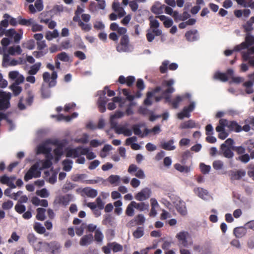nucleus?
Here are the masks:
<instances>
[{
    "mask_svg": "<svg viewBox=\"0 0 254 254\" xmlns=\"http://www.w3.org/2000/svg\"><path fill=\"white\" fill-rule=\"evenodd\" d=\"M175 80L173 79L163 80L161 86H158L154 89L155 92H161L163 97L165 99L166 102L171 101L170 94L173 93L175 89L173 87Z\"/></svg>",
    "mask_w": 254,
    "mask_h": 254,
    "instance_id": "1",
    "label": "nucleus"
},
{
    "mask_svg": "<svg viewBox=\"0 0 254 254\" xmlns=\"http://www.w3.org/2000/svg\"><path fill=\"white\" fill-rule=\"evenodd\" d=\"M52 148L48 146L47 144H41L39 145L37 148V154L44 153L46 154V159L37 162L39 165L40 170L50 168L52 163L51 160L53 158L52 154L51 153Z\"/></svg>",
    "mask_w": 254,
    "mask_h": 254,
    "instance_id": "2",
    "label": "nucleus"
},
{
    "mask_svg": "<svg viewBox=\"0 0 254 254\" xmlns=\"http://www.w3.org/2000/svg\"><path fill=\"white\" fill-rule=\"evenodd\" d=\"M234 140L229 138L221 145L219 154L222 155L225 158L232 159L234 156L233 152L234 148Z\"/></svg>",
    "mask_w": 254,
    "mask_h": 254,
    "instance_id": "3",
    "label": "nucleus"
},
{
    "mask_svg": "<svg viewBox=\"0 0 254 254\" xmlns=\"http://www.w3.org/2000/svg\"><path fill=\"white\" fill-rule=\"evenodd\" d=\"M176 238L178 240L179 245L182 247H188L189 245H191L192 244V241H189V240L191 238V236L188 231L179 232L176 235Z\"/></svg>",
    "mask_w": 254,
    "mask_h": 254,
    "instance_id": "4",
    "label": "nucleus"
},
{
    "mask_svg": "<svg viewBox=\"0 0 254 254\" xmlns=\"http://www.w3.org/2000/svg\"><path fill=\"white\" fill-rule=\"evenodd\" d=\"M41 176V170L39 163H36L32 165L24 176V179L27 182L33 178H38Z\"/></svg>",
    "mask_w": 254,
    "mask_h": 254,
    "instance_id": "5",
    "label": "nucleus"
},
{
    "mask_svg": "<svg viewBox=\"0 0 254 254\" xmlns=\"http://www.w3.org/2000/svg\"><path fill=\"white\" fill-rule=\"evenodd\" d=\"M219 123L224 127H227L230 130L239 132L242 130V127L235 121H229L227 120L221 119Z\"/></svg>",
    "mask_w": 254,
    "mask_h": 254,
    "instance_id": "6",
    "label": "nucleus"
},
{
    "mask_svg": "<svg viewBox=\"0 0 254 254\" xmlns=\"http://www.w3.org/2000/svg\"><path fill=\"white\" fill-rule=\"evenodd\" d=\"M119 52H127L130 51L129 37L127 35H122L119 44L117 46Z\"/></svg>",
    "mask_w": 254,
    "mask_h": 254,
    "instance_id": "7",
    "label": "nucleus"
},
{
    "mask_svg": "<svg viewBox=\"0 0 254 254\" xmlns=\"http://www.w3.org/2000/svg\"><path fill=\"white\" fill-rule=\"evenodd\" d=\"M11 97V94L10 92H0V110L9 108Z\"/></svg>",
    "mask_w": 254,
    "mask_h": 254,
    "instance_id": "8",
    "label": "nucleus"
},
{
    "mask_svg": "<svg viewBox=\"0 0 254 254\" xmlns=\"http://www.w3.org/2000/svg\"><path fill=\"white\" fill-rule=\"evenodd\" d=\"M57 77V72L55 71L52 72L51 76L48 72H45L43 74V80L45 82L49 83V87H54L56 85Z\"/></svg>",
    "mask_w": 254,
    "mask_h": 254,
    "instance_id": "9",
    "label": "nucleus"
},
{
    "mask_svg": "<svg viewBox=\"0 0 254 254\" xmlns=\"http://www.w3.org/2000/svg\"><path fill=\"white\" fill-rule=\"evenodd\" d=\"M83 147L79 146L75 148H67L66 149V156L67 157L77 158L82 154L86 153V150Z\"/></svg>",
    "mask_w": 254,
    "mask_h": 254,
    "instance_id": "10",
    "label": "nucleus"
},
{
    "mask_svg": "<svg viewBox=\"0 0 254 254\" xmlns=\"http://www.w3.org/2000/svg\"><path fill=\"white\" fill-rule=\"evenodd\" d=\"M195 107V102L194 101L191 102L188 106L185 107L182 111L178 114V118L180 120H182L185 118H190V113L193 111Z\"/></svg>",
    "mask_w": 254,
    "mask_h": 254,
    "instance_id": "11",
    "label": "nucleus"
},
{
    "mask_svg": "<svg viewBox=\"0 0 254 254\" xmlns=\"http://www.w3.org/2000/svg\"><path fill=\"white\" fill-rule=\"evenodd\" d=\"M242 57L245 61H248L249 64L254 67V46L242 52Z\"/></svg>",
    "mask_w": 254,
    "mask_h": 254,
    "instance_id": "12",
    "label": "nucleus"
},
{
    "mask_svg": "<svg viewBox=\"0 0 254 254\" xmlns=\"http://www.w3.org/2000/svg\"><path fill=\"white\" fill-rule=\"evenodd\" d=\"M178 67V65L177 64L175 63L170 64V62L168 60H165L162 63L159 69L162 73H164L167 71L168 68L171 70H174L177 69Z\"/></svg>",
    "mask_w": 254,
    "mask_h": 254,
    "instance_id": "13",
    "label": "nucleus"
},
{
    "mask_svg": "<svg viewBox=\"0 0 254 254\" xmlns=\"http://www.w3.org/2000/svg\"><path fill=\"white\" fill-rule=\"evenodd\" d=\"M254 43V37L252 36L247 35L246 37L245 41L241 44L236 46L234 50L240 51L241 50L248 48L249 46L252 45Z\"/></svg>",
    "mask_w": 254,
    "mask_h": 254,
    "instance_id": "14",
    "label": "nucleus"
},
{
    "mask_svg": "<svg viewBox=\"0 0 254 254\" xmlns=\"http://www.w3.org/2000/svg\"><path fill=\"white\" fill-rule=\"evenodd\" d=\"M151 190L149 188H145L137 193L134 197L137 200L142 201L149 198Z\"/></svg>",
    "mask_w": 254,
    "mask_h": 254,
    "instance_id": "15",
    "label": "nucleus"
},
{
    "mask_svg": "<svg viewBox=\"0 0 254 254\" xmlns=\"http://www.w3.org/2000/svg\"><path fill=\"white\" fill-rule=\"evenodd\" d=\"M73 198V196L70 194H67L63 196L57 197L54 201L55 204H62L64 205H67Z\"/></svg>",
    "mask_w": 254,
    "mask_h": 254,
    "instance_id": "16",
    "label": "nucleus"
},
{
    "mask_svg": "<svg viewBox=\"0 0 254 254\" xmlns=\"http://www.w3.org/2000/svg\"><path fill=\"white\" fill-rule=\"evenodd\" d=\"M150 20V26L152 28V33H154L156 36H160L162 34L161 30L158 29L160 23L156 19H153L152 16H150L149 18Z\"/></svg>",
    "mask_w": 254,
    "mask_h": 254,
    "instance_id": "17",
    "label": "nucleus"
},
{
    "mask_svg": "<svg viewBox=\"0 0 254 254\" xmlns=\"http://www.w3.org/2000/svg\"><path fill=\"white\" fill-rule=\"evenodd\" d=\"M246 174V172L244 170L232 171L230 173V179L232 181L239 180L245 177Z\"/></svg>",
    "mask_w": 254,
    "mask_h": 254,
    "instance_id": "18",
    "label": "nucleus"
},
{
    "mask_svg": "<svg viewBox=\"0 0 254 254\" xmlns=\"http://www.w3.org/2000/svg\"><path fill=\"white\" fill-rule=\"evenodd\" d=\"M8 76L10 78L15 80V82L14 84H19L22 83L24 80V77L19 74L17 71H11L9 72Z\"/></svg>",
    "mask_w": 254,
    "mask_h": 254,
    "instance_id": "19",
    "label": "nucleus"
},
{
    "mask_svg": "<svg viewBox=\"0 0 254 254\" xmlns=\"http://www.w3.org/2000/svg\"><path fill=\"white\" fill-rule=\"evenodd\" d=\"M194 192L198 197L203 200H207L209 196L208 191L201 188H195Z\"/></svg>",
    "mask_w": 254,
    "mask_h": 254,
    "instance_id": "20",
    "label": "nucleus"
},
{
    "mask_svg": "<svg viewBox=\"0 0 254 254\" xmlns=\"http://www.w3.org/2000/svg\"><path fill=\"white\" fill-rule=\"evenodd\" d=\"M185 36L187 40L190 42H193L199 39V34L196 30H192L187 32Z\"/></svg>",
    "mask_w": 254,
    "mask_h": 254,
    "instance_id": "21",
    "label": "nucleus"
},
{
    "mask_svg": "<svg viewBox=\"0 0 254 254\" xmlns=\"http://www.w3.org/2000/svg\"><path fill=\"white\" fill-rule=\"evenodd\" d=\"M164 8V4H161L160 2L157 1L152 5L151 10L155 14H160L163 13Z\"/></svg>",
    "mask_w": 254,
    "mask_h": 254,
    "instance_id": "22",
    "label": "nucleus"
},
{
    "mask_svg": "<svg viewBox=\"0 0 254 254\" xmlns=\"http://www.w3.org/2000/svg\"><path fill=\"white\" fill-rule=\"evenodd\" d=\"M122 93L123 95L126 97L127 100L132 102H133L132 101L134 98H139L142 96L140 91H137L134 95H131L129 94V92L127 89H122Z\"/></svg>",
    "mask_w": 254,
    "mask_h": 254,
    "instance_id": "23",
    "label": "nucleus"
},
{
    "mask_svg": "<svg viewBox=\"0 0 254 254\" xmlns=\"http://www.w3.org/2000/svg\"><path fill=\"white\" fill-rule=\"evenodd\" d=\"M174 140L172 139L168 141L162 142L160 146L162 148L168 151L174 150L176 149V146L174 145Z\"/></svg>",
    "mask_w": 254,
    "mask_h": 254,
    "instance_id": "24",
    "label": "nucleus"
},
{
    "mask_svg": "<svg viewBox=\"0 0 254 254\" xmlns=\"http://www.w3.org/2000/svg\"><path fill=\"white\" fill-rule=\"evenodd\" d=\"M93 241V236L92 234L84 235L83 236L79 242V244L82 246H85L91 244Z\"/></svg>",
    "mask_w": 254,
    "mask_h": 254,
    "instance_id": "25",
    "label": "nucleus"
},
{
    "mask_svg": "<svg viewBox=\"0 0 254 254\" xmlns=\"http://www.w3.org/2000/svg\"><path fill=\"white\" fill-rule=\"evenodd\" d=\"M83 192L88 197L91 198L95 197L98 194V191L90 187L85 188L83 190Z\"/></svg>",
    "mask_w": 254,
    "mask_h": 254,
    "instance_id": "26",
    "label": "nucleus"
},
{
    "mask_svg": "<svg viewBox=\"0 0 254 254\" xmlns=\"http://www.w3.org/2000/svg\"><path fill=\"white\" fill-rule=\"evenodd\" d=\"M87 175L84 174H74L71 176V179L72 181L76 182L85 183L86 181Z\"/></svg>",
    "mask_w": 254,
    "mask_h": 254,
    "instance_id": "27",
    "label": "nucleus"
},
{
    "mask_svg": "<svg viewBox=\"0 0 254 254\" xmlns=\"http://www.w3.org/2000/svg\"><path fill=\"white\" fill-rule=\"evenodd\" d=\"M176 209L182 215H186L187 214V210L186 207L185 203L183 201H179L176 204Z\"/></svg>",
    "mask_w": 254,
    "mask_h": 254,
    "instance_id": "28",
    "label": "nucleus"
},
{
    "mask_svg": "<svg viewBox=\"0 0 254 254\" xmlns=\"http://www.w3.org/2000/svg\"><path fill=\"white\" fill-rule=\"evenodd\" d=\"M224 128L220 124L216 127V131L219 132L218 137L221 139H225L228 136V133L225 131Z\"/></svg>",
    "mask_w": 254,
    "mask_h": 254,
    "instance_id": "29",
    "label": "nucleus"
},
{
    "mask_svg": "<svg viewBox=\"0 0 254 254\" xmlns=\"http://www.w3.org/2000/svg\"><path fill=\"white\" fill-rule=\"evenodd\" d=\"M78 116V114L77 113H73L71 116H64L63 115H60L58 116L52 115L51 117L52 118L56 117L57 118L58 121H62L65 120L66 122L70 121L72 119L75 118Z\"/></svg>",
    "mask_w": 254,
    "mask_h": 254,
    "instance_id": "30",
    "label": "nucleus"
},
{
    "mask_svg": "<svg viewBox=\"0 0 254 254\" xmlns=\"http://www.w3.org/2000/svg\"><path fill=\"white\" fill-rule=\"evenodd\" d=\"M107 181L111 184L117 186L120 184L121 178L118 175H112L108 178Z\"/></svg>",
    "mask_w": 254,
    "mask_h": 254,
    "instance_id": "31",
    "label": "nucleus"
},
{
    "mask_svg": "<svg viewBox=\"0 0 254 254\" xmlns=\"http://www.w3.org/2000/svg\"><path fill=\"white\" fill-rule=\"evenodd\" d=\"M183 100L184 96L177 95L174 99L172 100H171V101L168 102L171 103L174 108L177 109L179 107L180 103L183 101Z\"/></svg>",
    "mask_w": 254,
    "mask_h": 254,
    "instance_id": "32",
    "label": "nucleus"
},
{
    "mask_svg": "<svg viewBox=\"0 0 254 254\" xmlns=\"http://www.w3.org/2000/svg\"><path fill=\"white\" fill-rule=\"evenodd\" d=\"M132 202L134 205V208L140 211H143L147 209L149 207V205L145 203L144 202L137 203L134 201H132Z\"/></svg>",
    "mask_w": 254,
    "mask_h": 254,
    "instance_id": "33",
    "label": "nucleus"
},
{
    "mask_svg": "<svg viewBox=\"0 0 254 254\" xmlns=\"http://www.w3.org/2000/svg\"><path fill=\"white\" fill-rule=\"evenodd\" d=\"M254 23V16L251 17L249 20H248L244 25L243 27L245 31L247 32L252 31L254 28L253 24Z\"/></svg>",
    "mask_w": 254,
    "mask_h": 254,
    "instance_id": "34",
    "label": "nucleus"
},
{
    "mask_svg": "<svg viewBox=\"0 0 254 254\" xmlns=\"http://www.w3.org/2000/svg\"><path fill=\"white\" fill-rule=\"evenodd\" d=\"M62 164L64 170L69 172L72 168L73 161L70 159H66L63 161Z\"/></svg>",
    "mask_w": 254,
    "mask_h": 254,
    "instance_id": "35",
    "label": "nucleus"
},
{
    "mask_svg": "<svg viewBox=\"0 0 254 254\" xmlns=\"http://www.w3.org/2000/svg\"><path fill=\"white\" fill-rule=\"evenodd\" d=\"M8 52L11 55H20L22 53V50L19 46H11L9 47Z\"/></svg>",
    "mask_w": 254,
    "mask_h": 254,
    "instance_id": "36",
    "label": "nucleus"
},
{
    "mask_svg": "<svg viewBox=\"0 0 254 254\" xmlns=\"http://www.w3.org/2000/svg\"><path fill=\"white\" fill-rule=\"evenodd\" d=\"M41 66V63H37L34 65H32L30 67V70L28 71V73L29 75H35L39 70Z\"/></svg>",
    "mask_w": 254,
    "mask_h": 254,
    "instance_id": "37",
    "label": "nucleus"
},
{
    "mask_svg": "<svg viewBox=\"0 0 254 254\" xmlns=\"http://www.w3.org/2000/svg\"><path fill=\"white\" fill-rule=\"evenodd\" d=\"M34 20L32 18L26 19L21 17H18V22L21 25L29 26L33 24Z\"/></svg>",
    "mask_w": 254,
    "mask_h": 254,
    "instance_id": "38",
    "label": "nucleus"
},
{
    "mask_svg": "<svg viewBox=\"0 0 254 254\" xmlns=\"http://www.w3.org/2000/svg\"><path fill=\"white\" fill-rule=\"evenodd\" d=\"M253 84V82L251 80L246 81L243 84L244 86L246 88L245 91L247 94H252L254 92Z\"/></svg>",
    "mask_w": 254,
    "mask_h": 254,
    "instance_id": "39",
    "label": "nucleus"
},
{
    "mask_svg": "<svg viewBox=\"0 0 254 254\" xmlns=\"http://www.w3.org/2000/svg\"><path fill=\"white\" fill-rule=\"evenodd\" d=\"M48 246L50 247L53 254H58L59 253L61 247L58 243L55 242H51L50 244H48Z\"/></svg>",
    "mask_w": 254,
    "mask_h": 254,
    "instance_id": "40",
    "label": "nucleus"
},
{
    "mask_svg": "<svg viewBox=\"0 0 254 254\" xmlns=\"http://www.w3.org/2000/svg\"><path fill=\"white\" fill-rule=\"evenodd\" d=\"M246 233V230L243 227H237L234 230V234L237 238H242Z\"/></svg>",
    "mask_w": 254,
    "mask_h": 254,
    "instance_id": "41",
    "label": "nucleus"
},
{
    "mask_svg": "<svg viewBox=\"0 0 254 254\" xmlns=\"http://www.w3.org/2000/svg\"><path fill=\"white\" fill-rule=\"evenodd\" d=\"M49 86H45L44 84L42 85L41 88V95L43 98H48L51 96V90Z\"/></svg>",
    "mask_w": 254,
    "mask_h": 254,
    "instance_id": "42",
    "label": "nucleus"
},
{
    "mask_svg": "<svg viewBox=\"0 0 254 254\" xmlns=\"http://www.w3.org/2000/svg\"><path fill=\"white\" fill-rule=\"evenodd\" d=\"M59 35V33L58 31L55 29L53 31H48L47 32L45 37L48 40L51 41L52 39L58 37Z\"/></svg>",
    "mask_w": 254,
    "mask_h": 254,
    "instance_id": "43",
    "label": "nucleus"
},
{
    "mask_svg": "<svg viewBox=\"0 0 254 254\" xmlns=\"http://www.w3.org/2000/svg\"><path fill=\"white\" fill-rule=\"evenodd\" d=\"M157 92H154V89L151 92H148L146 98L144 101V104L147 106H150L152 104L151 98Z\"/></svg>",
    "mask_w": 254,
    "mask_h": 254,
    "instance_id": "44",
    "label": "nucleus"
},
{
    "mask_svg": "<svg viewBox=\"0 0 254 254\" xmlns=\"http://www.w3.org/2000/svg\"><path fill=\"white\" fill-rule=\"evenodd\" d=\"M45 211L46 209L43 208H38L37 209V214L36 215V218L39 220H44L45 218Z\"/></svg>",
    "mask_w": 254,
    "mask_h": 254,
    "instance_id": "45",
    "label": "nucleus"
},
{
    "mask_svg": "<svg viewBox=\"0 0 254 254\" xmlns=\"http://www.w3.org/2000/svg\"><path fill=\"white\" fill-rule=\"evenodd\" d=\"M214 78L215 79L220 80L223 82H225L228 80V77L226 74L220 72H217L214 74Z\"/></svg>",
    "mask_w": 254,
    "mask_h": 254,
    "instance_id": "46",
    "label": "nucleus"
},
{
    "mask_svg": "<svg viewBox=\"0 0 254 254\" xmlns=\"http://www.w3.org/2000/svg\"><path fill=\"white\" fill-rule=\"evenodd\" d=\"M33 246L35 250L42 252L43 251L44 247H48V244L38 241Z\"/></svg>",
    "mask_w": 254,
    "mask_h": 254,
    "instance_id": "47",
    "label": "nucleus"
},
{
    "mask_svg": "<svg viewBox=\"0 0 254 254\" xmlns=\"http://www.w3.org/2000/svg\"><path fill=\"white\" fill-rule=\"evenodd\" d=\"M174 168L177 171L181 173H188L190 171V169L188 167L182 165L179 163L175 164L174 165Z\"/></svg>",
    "mask_w": 254,
    "mask_h": 254,
    "instance_id": "48",
    "label": "nucleus"
},
{
    "mask_svg": "<svg viewBox=\"0 0 254 254\" xmlns=\"http://www.w3.org/2000/svg\"><path fill=\"white\" fill-rule=\"evenodd\" d=\"M145 220L146 219L145 217L143 214H141L136 215L134 218V221L135 222V224L139 225H143L144 223Z\"/></svg>",
    "mask_w": 254,
    "mask_h": 254,
    "instance_id": "49",
    "label": "nucleus"
},
{
    "mask_svg": "<svg viewBox=\"0 0 254 254\" xmlns=\"http://www.w3.org/2000/svg\"><path fill=\"white\" fill-rule=\"evenodd\" d=\"M143 235L144 228L142 227H138L133 233V237L136 239L141 238Z\"/></svg>",
    "mask_w": 254,
    "mask_h": 254,
    "instance_id": "50",
    "label": "nucleus"
},
{
    "mask_svg": "<svg viewBox=\"0 0 254 254\" xmlns=\"http://www.w3.org/2000/svg\"><path fill=\"white\" fill-rule=\"evenodd\" d=\"M195 126V124L194 121L192 120H189L187 122H185L182 123L180 126L181 128H193Z\"/></svg>",
    "mask_w": 254,
    "mask_h": 254,
    "instance_id": "51",
    "label": "nucleus"
},
{
    "mask_svg": "<svg viewBox=\"0 0 254 254\" xmlns=\"http://www.w3.org/2000/svg\"><path fill=\"white\" fill-rule=\"evenodd\" d=\"M106 182V180L103 179L101 177H96L95 179L93 180H86L85 181V183L86 184H94L101 183L102 184H104Z\"/></svg>",
    "mask_w": 254,
    "mask_h": 254,
    "instance_id": "52",
    "label": "nucleus"
},
{
    "mask_svg": "<svg viewBox=\"0 0 254 254\" xmlns=\"http://www.w3.org/2000/svg\"><path fill=\"white\" fill-rule=\"evenodd\" d=\"M95 240L98 243H101L103 241L104 236L100 229H97L95 232Z\"/></svg>",
    "mask_w": 254,
    "mask_h": 254,
    "instance_id": "53",
    "label": "nucleus"
},
{
    "mask_svg": "<svg viewBox=\"0 0 254 254\" xmlns=\"http://www.w3.org/2000/svg\"><path fill=\"white\" fill-rule=\"evenodd\" d=\"M10 89L13 91L15 96L18 95L22 91V88L17 84H13L10 86Z\"/></svg>",
    "mask_w": 254,
    "mask_h": 254,
    "instance_id": "54",
    "label": "nucleus"
},
{
    "mask_svg": "<svg viewBox=\"0 0 254 254\" xmlns=\"http://www.w3.org/2000/svg\"><path fill=\"white\" fill-rule=\"evenodd\" d=\"M34 229L37 233L41 234H44L46 231L45 227L41 224L38 222L34 224Z\"/></svg>",
    "mask_w": 254,
    "mask_h": 254,
    "instance_id": "55",
    "label": "nucleus"
},
{
    "mask_svg": "<svg viewBox=\"0 0 254 254\" xmlns=\"http://www.w3.org/2000/svg\"><path fill=\"white\" fill-rule=\"evenodd\" d=\"M134 205L132 204V201L127 205L126 210V214L128 216H132L134 213Z\"/></svg>",
    "mask_w": 254,
    "mask_h": 254,
    "instance_id": "56",
    "label": "nucleus"
},
{
    "mask_svg": "<svg viewBox=\"0 0 254 254\" xmlns=\"http://www.w3.org/2000/svg\"><path fill=\"white\" fill-rule=\"evenodd\" d=\"M36 194L43 198L48 197L50 195L49 192L45 188L42 189L40 190H37Z\"/></svg>",
    "mask_w": 254,
    "mask_h": 254,
    "instance_id": "57",
    "label": "nucleus"
},
{
    "mask_svg": "<svg viewBox=\"0 0 254 254\" xmlns=\"http://www.w3.org/2000/svg\"><path fill=\"white\" fill-rule=\"evenodd\" d=\"M75 187V185L70 182H66L63 186L62 190L64 192H67L70 190H72Z\"/></svg>",
    "mask_w": 254,
    "mask_h": 254,
    "instance_id": "58",
    "label": "nucleus"
},
{
    "mask_svg": "<svg viewBox=\"0 0 254 254\" xmlns=\"http://www.w3.org/2000/svg\"><path fill=\"white\" fill-rule=\"evenodd\" d=\"M57 58L61 61L67 62L69 61V57L65 52H62L57 55Z\"/></svg>",
    "mask_w": 254,
    "mask_h": 254,
    "instance_id": "59",
    "label": "nucleus"
},
{
    "mask_svg": "<svg viewBox=\"0 0 254 254\" xmlns=\"http://www.w3.org/2000/svg\"><path fill=\"white\" fill-rule=\"evenodd\" d=\"M212 166L214 169L219 170L223 168L224 164L221 160H217L213 162Z\"/></svg>",
    "mask_w": 254,
    "mask_h": 254,
    "instance_id": "60",
    "label": "nucleus"
},
{
    "mask_svg": "<svg viewBox=\"0 0 254 254\" xmlns=\"http://www.w3.org/2000/svg\"><path fill=\"white\" fill-rule=\"evenodd\" d=\"M109 246L112 247V250L114 252H121L123 250L122 246L116 243L109 244Z\"/></svg>",
    "mask_w": 254,
    "mask_h": 254,
    "instance_id": "61",
    "label": "nucleus"
},
{
    "mask_svg": "<svg viewBox=\"0 0 254 254\" xmlns=\"http://www.w3.org/2000/svg\"><path fill=\"white\" fill-rule=\"evenodd\" d=\"M136 103L134 102L130 101V103L127 105V107L126 111V114L129 116L133 114V111L132 109V107L135 106Z\"/></svg>",
    "mask_w": 254,
    "mask_h": 254,
    "instance_id": "62",
    "label": "nucleus"
},
{
    "mask_svg": "<svg viewBox=\"0 0 254 254\" xmlns=\"http://www.w3.org/2000/svg\"><path fill=\"white\" fill-rule=\"evenodd\" d=\"M15 210L18 213L22 214L25 212L26 207L25 205L19 203H17L15 206Z\"/></svg>",
    "mask_w": 254,
    "mask_h": 254,
    "instance_id": "63",
    "label": "nucleus"
},
{
    "mask_svg": "<svg viewBox=\"0 0 254 254\" xmlns=\"http://www.w3.org/2000/svg\"><path fill=\"white\" fill-rule=\"evenodd\" d=\"M27 239L29 243L32 246L39 241L33 234H29L27 236Z\"/></svg>",
    "mask_w": 254,
    "mask_h": 254,
    "instance_id": "64",
    "label": "nucleus"
}]
</instances>
